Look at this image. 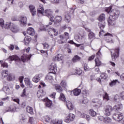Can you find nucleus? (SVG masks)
Wrapping results in <instances>:
<instances>
[{"mask_svg": "<svg viewBox=\"0 0 124 124\" xmlns=\"http://www.w3.org/2000/svg\"><path fill=\"white\" fill-rule=\"evenodd\" d=\"M88 36L90 39H94V38L95 37L94 33H93V32H90L88 35Z\"/></svg>", "mask_w": 124, "mask_h": 124, "instance_id": "43", "label": "nucleus"}, {"mask_svg": "<svg viewBox=\"0 0 124 124\" xmlns=\"http://www.w3.org/2000/svg\"><path fill=\"white\" fill-rule=\"evenodd\" d=\"M24 82H25V85H26V86H27L28 87H29V88H32V84L31 82L30 78H26L24 79Z\"/></svg>", "mask_w": 124, "mask_h": 124, "instance_id": "21", "label": "nucleus"}, {"mask_svg": "<svg viewBox=\"0 0 124 124\" xmlns=\"http://www.w3.org/2000/svg\"><path fill=\"white\" fill-rule=\"evenodd\" d=\"M98 119L99 121H104V117L103 116H98Z\"/></svg>", "mask_w": 124, "mask_h": 124, "instance_id": "61", "label": "nucleus"}, {"mask_svg": "<svg viewBox=\"0 0 124 124\" xmlns=\"http://www.w3.org/2000/svg\"><path fill=\"white\" fill-rule=\"evenodd\" d=\"M37 95L38 97H39V98H40V97H42V96H43V90H39L37 93Z\"/></svg>", "mask_w": 124, "mask_h": 124, "instance_id": "38", "label": "nucleus"}, {"mask_svg": "<svg viewBox=\"0 0 124 124\" xmlns=\"http://www.w3.org/2000/svg\"><path fill=\"white\" fill-rule=\"evenodd\" d=\"M92 103H94L93 105L94 107H96V108H99V107H101L102 105V102L100 100H98L97 102L94 101H92Z\"/></svg>", "mask_w": 124, "mask_h": 124, "instance_id": "23", "label": "nucleus"}, {"mask_svg": "<svg viewBox=\"0 0 124 124\" xmlns=\"http://www.w3.org/2000/svg\"><path fill=\"white\" fill-rule=\"evenodd\" d=\"M31 41V38L30 37H25L24 38L25 43H29Z\"/></svg>", "mask_w": 124, "mask_h": 124, "instance_id": "53", "label": "nucleus"}, {"mask_svg": "<svg viewBox=\"0 0 124 124\" xmlns=\"http://www.w3.org/2000/svg\"><path fill=\"white\" fill-rule=\"evenodd\" d=\"M49 69L52 73H56L57 71V65L56 64V63H51L49 67Z\"/></svg>", "mask_w": 124, "mask_h": 124, "instance_id": "15", "label": "nucleus"}, {"mask_svg": "<svg viewBox=\"0 0 124 124\" xmlns=\"http://www.w3.org/2000/svg\"><path fill=\"white\" fill-rule=\"evenodd\" d=\"M29 8L32 16H34V15L36 14V10L35 9V7L32 5H30Z\"/></svg>", "mask_w": 124, "mask_h": 124, "instance_id": "22", "label": "nucleus"}, {"mask_svg": "<svg viewBox=\"0 0 124 124\" xmlns=\"http://www.w3.org/2000/svg\"><path fill=\"white\" fill-rule=\"evenodd\" d=\"M95 73L96 74H98V73H100V70H99V68L98 67L95 66L94 68H93Z\"/></svg>", "mask_w": 124, "mask_h": 124, "instance_id": "46", "label": "nucleus"}, {"mask_svg": "<svg viewBox=\"0 0 124 124\" xmlns=\"http://www.w3.org/2000/svg\"><path fill=\"white\" fill-rule=\"evenodd\" d=\"M18 80H19L20 83L21 84H22V83H23V80H24V77H23V76L19 77L18 78Z\"/></svg>", "mask_w": 124, "mask_h": 124, "instance_id": "59", "label": "nucleus"}, {"mask_svg": "<svg viewBox=\"0 0 124 124\" xmlns=\"http://www.w3.org/2000/svg\"><path fill=\"white\" fill-rule=\"evenodd\" d=\"M89 114L92 117H95L96 116V112L92 108L89 110Z\"/></svg>", "mask_w": 124, "mask_h": 124, "instance_id": "33", "label": "nucleus"}, {"mask_svg": "<svg viewBox=\"0 0 124 124\" xmlns=\"http://www.w3.org/2000/svg\"><path fill=\"white\" fill-rule=\"evenodd\" d=\"M119 52H120V48H119L111 50V53L112 61H116L117 60V58L119 57Z\"/></svg>", "mask_w": 124, "mask_h": 124, "instance_id": "5", "label": "nucleus"}, {"mask_svg": "<svg viewBox=\"0 0 124 124\" xmlns=\"http://www.w3.org/2000/svg\"><path fill=\"white\" fill-rule=\"evenodd\" d=\"M104 111L105 116H110L113 111V108L109 105L106 106L104 108Z\"/></svg>", "mask_w": 124, "mask_h": 124, "instance_id": "8", "label": "nucleus"}, {"mask_svg": "<svg viewBox=\"0 0 124 124\" xmlns=\"http://www.w3.org/2000/svg\"><path fill=\"white\" fill-rule=\"evenodd\" d=\"M95 66H100L101 65V62L99 61L98 58L95 59Z\"/></svg>", "mask_w": 124, "mask_h": 124, "instance_id": "41", "label": "nucleus"}, {"mask_svg": "<svg viewBox=\"0 0 124 124\" xmlns=\"http://www.w3.org/2000/svg\"><path fill=\"white\" fill-rule=\"evenodd\" d=\"M1 66L3 68H7L8 67V64L6 62H4L3 64H1Z\"/></svg>", "mask_w": 124, "mask_h": 124, "instance_id": "58", "label": "nucleus"}, {"mask_svg": "<svg viewBox=\"0 0 124 124\" xmlns=\"http://www.w3.org/2000/svg\"><path fill=\"white\" fill-rule=\"evenodd\" d=\"M81 93V90L79 89H75L74 90L71 91V95H75L78 96Z\"/></svg>", "mask_w": 124, "mask_h": 124, "instance_id": "17", "label": "nucleus"}, {"mask_svg": "<svg viewBox=\"0 0 124 124\" xmlns=\"http://www.w3.org/2000/svg\"><path fill=\"white\" fill-rule=\"evenodd\" d=\"M56 124H62V120H57L56 121Z\"/></svg>", "mask_w": 124, "mask_h": 124, "instance_id": "64", "label": "nucleus"}, {"mask_svg": "<svg viewBox=\"0 0 124 124\" xmlns=\"http://www.w3.org/2000/svg\"><path fill=\"white\" fill-rule=\"evenodd\" d=\"M11 24H12V23L6 22L5 25V29H6V30H9V29H10V28L11 27Z\"/></svg>", "mask_w": 124, "mask_h": 124, "instance_id": "44", "label": "nucleus"}, {"mask_svg": "<svg viewBox=\"0 0 124 124\" xmlns=\"http://www.w3.org/2000/svg\"><path fill=\"white\" fill-rule=\"evenodd\" d=\"M55 89L58 93H62V88L59 84L55 85Z\"/></svg>", "mask_w": 124, "mask_h": 124, "instance_id": "31", "label": "nucleus"}, {"mask_svg": "<svg viewBox=\"0 0 124 124\" xmlns=\"http://www.w3.org/2000/svg\"><path fill=\"white\" fill-rule=\"evenodd\" d=\"M84 71H89L90 70V67L88 66V64L85 63L84 65Z\"/></svg>", "mask_w": 124, "mask_h": 124, "instance_id": "48", "label": "nucleus"}, {"mask_svg": "<svg viewBox=\"0 0 124 124\" xmlns=\"http://www.w3.org/2000/svg\"><path fill=\"white\" fill-rule=\"evenodd\" d=\"M101 78H102V79H104V80H105V79H107V75L105 73L101 74Z\"/></svg>", "mask_w": 124, "mask_h": 124, "instance_id": "52", "label": "nucleus"}, {"mask_svg": "<svg viewBox=\"0 0 124 124\" xmlns=\"http://www.w3.org/2000/svg\"><path fill=\"white\" fill-rule=\"evenodd\" d=\"M120 80L121 81H124V73H123L121 76H120Z\"/></svg>", "mask_w": 124, "mask_h": 124, "instance_id": "62", "label": "nucleus"}, {"mask_svg": "<svg viewBox=\"0 0 124 124\" xmlns=\"http://www.w3.org/2000/svg\"><path fill=\"white\" fill-rule=\"evenodd\" d=\"M2 90L3 92H5L6 93H10V89H9V87L8 86L4 85L3 88H2Z\"/></svg>", "mask_w": 124, "mask_h": 124, "instance_id": "28", "label": "nucleus"}, {"mask_svg": "<svg viewBox=\"0 0 124 124\" xmlns=\"http://www.w3.org/2000/svg\"><path fill=\"white\" fill-rule=\"evenodd\" d=\"M26 111L27 112H28V113L31 114V115H32V114H33V111H32V108H31L30 107H27L26 108Z\"/></svg>", "mask_w": 124, "mask_h": 124, "instance_id": "39", "label": "nucleus"}, {"mask_svg": "<svg viewBox=\"0 0 124 124\" xmlns=\"http://www.w3.org/2000/svg\"><path fill=\"white\" fill-rule=\"evenodd\" d=\"M66 99V98H65V96L64 95V94L63 93H61L60 95L59 96V100L61 101H65V100Z\"/></svg>", "mask_w": 124, "mask_h": 124, "instance_id": "34", "label": "nucleus"}, {"mask_svg": "<svg viewBox=\"0 0 124 124\" xmlns=\"http://www.w3.org/2000/svg\"><path fill=\"white\" fill-rule=\"evenodd\" d=\"M96 56L97 57V58H100V56H101V53L100 52V50H99L97 53Z\"/></svg>", "mask_w": 124, "mask_h": 124, "instance_id": "63", "label": "nucleus"}, {"mask_svg": "<svg viewBox=\"0 0 124 124\" xmlns=\"http://www.w3.org/2000/svg\"><path fill=\"white\" fill-rule=\"evenodd\" d=\"M44 49H49L50 48V46L47 43H44L43 44Z\"/></svg>", "mask_w": 124, "mask_h": 124, "instance_id": "51", "label": "nucleus"}, {"mask_svg": "<svg viewBox=\"0 0 124 124\" xmlns=\"http://www.w3.org/2000/svg\"><path fill=\"white\" fill-rule=\"evenodd\" d=\"M81 60V57L78 56V55H75L72 59L73 62H79Z\"/></svg>", "mask_w": 124, "mask_h": 124, "instance_id": "32", "label": "nucleus"}, {"mask_svg": "<svg viewBox=\"0 0 124 124\" xmlns=\"http://www.w3.org/2000/svg\"><path fill=\"white\" fill-rule=\"evenodd\" d=\"M81 118H83L84 119H86V120H90V115H88L85 113H80Z\"/></svg>", "mask_w": 124, "mask_h": 124, "instance_id": "36", "label": "nucleus"}, {"mask_svg": "<svg viewBox=\"0 0 124 124\" xmlns=\"http://www.w3.org/2000/svg\"><path fill=\"white\" fill-rule=\"evenodd\" d=\"M60 85L62 86V88H64V89H66V88H67V83H66L65 81L62 80L60 83Z\"/></svg>", "mask_w": 124, "mask_h": 124, "instance_id": "40", "label": "nucleus"}, {"mask_svg": "<svg viewBox=\"0 0 124 124\" xmlns=\"http://www.w3.org/2000/svg\"><path fill=\"white\" fill-rule=\"evenodd\" d=\"M0 25L1 27L4 26V20L2 18H0Z\"/></svg>", "mask_w": 124, "mask_h": 124, "instance_id": "57", "label": "nucleus"}, {"mask_svg": "<svg viewBox=\"0 0 124 124\" xmlns=\"http://www.w3.org/2000/svg\"><path fill=\"white\" fill-rule=\"evenodd\" d=\"M1 74H2V77H3L4 78H5V77H7V76H8V71L3 70L2 71Z\"/></svg>", "mask_w": 124, "mask_h": 124, "instance_id": "35", "label": "nucleus"}, {"mask_svg": "<svg viewBox=\"0 0 124 124\" xmlns=\"http://www.w3.org/2000/svg\"><path fill=\"white\" fill-rule=\"evenodd\" d=\"M53 74L49 73L46 77V80L47 81H52L53 80Z\"/></svg>", "mask_w": 124, "mask_h": 124, "instance_id": "30", "label": "nucleus"}, {"mask_svg": "<svg viewBox=\"0 0 124 124\" xmlns=\"http://www.w3.org/2000/svg\"><path fill=\"white\" fill-rule=\"evenodd\" d=\"M31 55H26L24 54L22 55L20 59L19 58V57L17 56V55H12L10 56L8 58V60L9 62H13V61H22L23 62H28V61H30L31 60Z\"/></svg>", "mask_w": 124, "mask_h": 124, "instance_id": "2", "label": "nucleus"}, {"mask_svg": "<svg viewBox=\"0 0 124 124\" xmlns=\"http://www.w3.org/2000/svg\"><path fill=\"white\" fill-rule=\"evenodd\" d=\"M15 79V77L14 76L9 74L8 76L7 80L8 81H13V80Z\"/></svg>", "mask_w": 124, "mask_h": 124, "instance_id": "42", "label": "nucleus"}, {"mask_svg": "<svg viewBox=\"0 0 124 124\" xmlns=\"http://www.w3.org/2000/svg\"><path fill=\"white\" fill-rule=\"evenodd\" d=\"M75 39L82 42V43H85L86 42V36L81 35H76L75 36Z\"/></svg>", "mask_w": 124, "mask_h": 124, "instance_id": "12", "label": "nucleus"}, {"mask_svg": "<svg viewBox=\"0 0 124 124\" xmlns=\"http://www.w3.org/2000/svg\"><path fill=\"white\" fill-rule=\"evenodd\" d=\"M74 119H75V115L74 114L70 113L67 117L64 119V122L69 124L70 122L74 121Z\"/></svg>", "mask_w": 124, "mask_h": 124, "instance_id": "9", "label": "nucleus"}, {"mask_svg": "<svg viewBox=\"0 0 124 124\" xmlns=\"http://www.w3.org/2000/svg\"><path fill=\"white\" fill-rule=\"evenodd\" d=\"M47 123H50L51 124H57V120H52L51 121L50 120L47 121Z\"/></svg>", "mask_w": 124, "mask_h": 124, "instance_id": "54", "label": "nucleus"}, {"mask_svg": "<svg viewBox=\"0 0 124 124\" xmlns=\"http://www.w3.org/2000/svg\"><path fill=\"white\" fill-rule=\"evenodd\" d=\"M105 10L107 13L110 15L108 20L109 25L114 26L115 25V20H117L120 15V11L116 10H112V6L107 8Z\"/></svg>", "mask_w": 124, "mask_h": 124, "instance_id": "1", "label": "nucleus"}, {"mask_svg": "<svg viewBox=\"0 0 124 124\" xmlns=\"http://www.w3.org/2000/svg\"><path fill=\"white\" fill-rule=\"evenodd\" d=\"M112 38H113V35L109 33H108V34L105 36V40L108 43H112Z\"/></svg>", "mask_w": 124, "mask_h": 124, "instance_id": "18", "label": "nucleus"}, {"mask_svg": "<svg viewBox=\"0 0 124 124\" xmlns=\"http://www.w3.org/2000/svg\"><path fill=\"white\" fill-rule=\"evenodd\" d=\"M68 43H70V44H74V45H75V46H77V47H80V46H81L80 44H77L73 42V41L72 40H70V41H69Z\"/></svg>", "mask_w": 124, "mask_h": 124, "instance_id": "50", "label": "nucleus"}, {"mask_svg": "<svg viewBox=\"0 0 124 124\" xmlns=\"http://www.w3.org/2000/svg\"><path fill=\"white\" fill-rule=\"evenodd\" d=\"M113 110L115 112H117V111H122L123 110V105L120 103L117 104L113 107Z\"/></svg>", "mask_w": 124, "mask_h": 124, "instance_id": "19", "label": "nucleus"}, {"mask_svg": "<svg viewBox=\"0 0 124 124\" xmlns=\"http://www.w3.org/2000/svg\"><path fill=\"white\" fill-rule=\"evenodd\" d=\"M101 93H100L101 95H103V100L105 101H108L110 99L109 98V96L108 95V93H107L104 92L103 90H101Z\"/></svg>", "mask_w": 124, "mask_h": 124, "instance_id": "14", "label": "nucleus"}, {"mask_svg": "<svg viewBox=\"0 0 124 124\" xmlns=\"http://www.w3.org/2000/svg\"><path fill=\"white\" fill-rule=\"evenodd\" d=\"M66 106L69 110H73L74 107L72 105V103L69 101H67L66 103Z\"/></svg>", "mask_w": 124, "mask_h": 124, "instance_id": "25", "label": "nucleus"}, {"mask_svg": "<svg viewBox=\"0 0 124 124\" xmlns=\"http://www.w3.org/2000/svg\"><path fill=\"white\" fill-rule=\"evenodd\" d=\"M104 122L105 124H111L112 123V119L108 117H106L104 118Z\"/></svg>", "mask_w": 124, "mask_h": 124, "instance_id": "29", "label": "nucleus"}, {"mask_svg": "<svg viewBox=\"0 0 124 124\" xmlns=\"http://www.w3.org/2000/svg\"><path fill=\"white\" fill-rule=\"evenodd\" d=\"M89 102V99L87 98H84V100L82 101V103L83 104H87Z\"/></svg>", "mask_w": 124, "mask_h": 124, "instance_id": "56", "label": "nucleus"}, {"mask_svg": "<svg viewBox=\"0 0 124 124\" xmlns=\"http://www.w3.org/2000/svg\"><path fill=\"white\" fill-rule=\"evenodd\" d=\"M27 19L26 16H21L19 18V22L21 27H26L27 26Z\"/></svg>", "mask_w": 124, "mask_h": 124, "instance_id": "11", "label": "nucleus"}, {"mask_svg": "<svg viewBox=\"0 0 124 124\" xmlns=\"http://www.w3.org/2000/svg\"><path fill=\"white\" fill-rule=\"evenodd\" d=\"M112 118L114 121L116 122H121L124 119V115L122 113H114Z\"/></svg>", "mask_w": 124, "mask_h": 124, "instance_id": "6", "label": "nucleus"}, {"mask_svg": "<svg viewBox=\"0 0 124 124\" xmlns=\"http://www.w3.org/2000/svg\"><path fill=\"white\" fill-rule=\"evenodd\" d=\"M46 107H51L52 106V101L50 100H48L46 103Z\"/></svg>", "mask_w": 124, "mask_h": 124, "instance_id": "47", "label": "nucleus"}, {"mask_svg": "<svg viewBox=\"0 0 124 124\" xmlns=\"http://www.w3.org/2000/svg\"><path fill=\"white\" fill-rule=\"evenodd\" d=\"M47 32L50 36H57L58 35V31L52 27H49L47 29Z\"/></svg>", "mask_w": 124, "mask_h": 124, "instance_id": "10", "label": "nucleus"}, {"mask_svg": "<svg viewBox=\"0 0 124 124\" xmlns=\"http://www.w3.org/2000/svg\"><path fill=\"white\" fill-rule=\"evenodd\" d=\"M76 73L78 75H81L82 74V71L80 69L77 70L76 71Z\"/></svg>", "mask_w": 124, "mask_h": 124, "instance_id": "60", "label": "nucleus"}, {"mask_svg": "<svg viewBox=\"0 0 124 124\" xmlns=\"http://www.w3.org/2000/svg\"><path fill=\"white\" fill-rule=\"evenodd\" d=\"M99 36H100V35H102V36L106 37L108 34V32L106 33L104 31L102 30L99 32Z\"/></svg>", "mask_w": 124, "mask_h": 124, "instance_id": "45", "label": "nucleus"}, {"mask_svg": "<svg viewBox=\"0 0 124 124\" xmlns=\"http://www.w3.org/2000/svg\"><path fill=\"white\" fill-rule=\"evenodd\" d=\"M98 20L99 21V27L101 30L104 29L105 28V22L104 20H105V15L104 14H102L99 16Z\"/></svg>", "mask_w": 124, "mask_h": 124, "instance_id": "3", "label": "nucleus"}, {"mask_svg": "<svg viewBox=\"0 0 124 124\" xmlns=\"http://www.w3.org/2000/svg\"><path fill=\"white\" fill-rule=\"evenodd\" d=\"M117 83L118 84H120L121 82L118 79H113L110 82H109V85L110 87H114L117 85Z\"/></svg>", "mask_w": 124, "mask_h": 124, "instance_id": "24", "label": "nucleus"}, {"mask_svg": "<svg viewBox=\"0 0 124 124\" xmlns=\"http://www.w3.org/2000/svg\"><path fill=\"white\" fill-rule=\"evenodd\" d=\"M38 13L40 14H43V12H44V8L43 7V5L40 4L39 5L38 8L37 9Z\"/></svg>", "mask_w": 124, "mask_h": 124, "instance_id": "26", "label": "nucleus"}, {"mask_svg": "<svg viewBox=\"0 0 124 124\" xmlns=\"http://www.w3.org/2000/svg\"><path fill=\"white\" fill-rule=\"evenodd\" d=\"M61 41L60 43L63 44L66 43V41H67V39H69V33L67 32H65L64 33V35H61L60 36Z\"/></svg>", "mask_w": 124, "mask_h": 124, "instance_id": "7", "label": "nucleus"}, {"mask_svg": "<svg viewBox=\"0 0 124 124\" xmlns=\"http://www.w3.org/2000/svg\"><path fill=\"white\" fill-rule=\"evenodd\" d=\"M62 59H63V56H62V54H60L53 57V61H54V62H57V61L59 62L60 61H62Z\"/></svg>", "mask_w": 124, "mask_h": 124, "instance_id": "20", "label": "nucleus"}, {"mask_svg": "<svg viewBox=\"0 0 124 124\" xmlns=\"http://www.w3.org/2000/svg\"><path fill=\"white\" fill-rule=\"evenodd\" d=\"M43 76V75L42 74L36 75L32 78L33 82H34V83H38V82L40 81V78Z\"/></svg>", "mask_w": 124, "mask_h": 124, "instance_id": "16", "label": "nucleus"}, {"mask_svg": "<svg viewBox=\"0 0 124 124\" xmlns=\"http://www.w3.org/2000/svg\"><path fill=\"white\" fill-rule=\"evenodd\" d=\"M65 20L66 21V22L69 23V22H70V16L69 15H67L66 16H65Z\"/></svg>", "mask_w": 124, "mask_h": 124, "instance_id": "49", "label": "nucleus"}, {"mask_svg": "<svg viewBox=\"0 0 124 124\" xmlns=\"http://www.w3.org/2000/svg\"><path fill=\"white\" fill-rule=\"evenodd\" d=\"M54 20L57 23H60V22H62V18L61 16H57L55 17Z\"/></svg>", "mask_w": 124, "mask_h": 124, "instance_id": "37", "label": "nucleus"}, {"mask_svg": "<svg viewBox=\"0 0 124 124\" xmlns=\"http://www.w3.org/2000/svg\"><path fill=\"white\" fill-rule=\"evenodd\" d=\"M52 12L50 9H46L44 11L42 15L47 16L49 18L50 22H54V16H52Z\"/></svg>", "mask_w": 124, "mask_h": 124, "instance_id": "4", "label": "nucleus"}, {"mask_svg": "<svg viewBox=\"0 0 124 124\" xmlns=\"http://www.w3.org/2000/svg\"><path fill=\"white\" fill-rule=\"evenodd\" d=\"M27 33L28 34H29V35H34V33L35 32H34V30L32 28H29L28 29H27Z\"/></svg>", "mask_w": 124, "mask_h": 124, "instance_id": "27", "label": "nucleus"}, {"mask_svg": "<svg viewBox=\"0 0 124 124\" xmlns=\"http://www.w3.org/2000/svg\"><path fill=\"white\" fill-rule=\"evenodd\" d=\"M10 30L11 31H12V32H15V33L18 32L19 31H20V29H19V27H18V26L14 23H12L11 24Z\"/></svg>", "mask_w": 124, "mask_h": 124, "instance_id": "13", "label": "nucleus"}, {"mask_svg": "<svg viewBox=\"0 0 124 124\" xmlns=\"http://www.w3.org/2000/svg\"><path fill=\"white\" fill-rule=\"evenodd\" d=\"M12 100L13 101H14L15 102H16V103L17 104H19V102H20V99H19L18 98H17V99H14L13 98V97L12 98Z\"/></svg>", "mask_w": 124, "mask_h": 124, "instance_id": "55", "label": "nucleus"}]
</instances>
